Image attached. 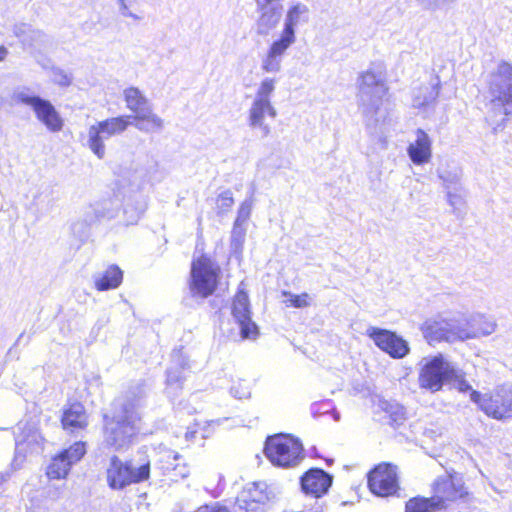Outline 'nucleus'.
I'll return each instance as SVG.
<instances>
[{"instance_id":"nucleus-1","label":"nucleus","mask_w":512,"mask_h":512,"mask_svg":"<svg viewBox=\"0 0 512 512\" xmlns=\"http://www.w3.org/2000/svg\"><path fill=\"white\" fill-rule=\"evenodd\" d=\"M143 383L132 386L122 399L114 402L112 413L103 415V443L115 451H124L140 431L141 408L144 406Z\"/></svg>"},{"instance_id":"nucleus-2","label":"nucleus","mask_w":512,"mask_h":512,"mask_svg":"<svg viewBox=\"0 0 512 512\" xmlns=\"http://www.w3.org/2000/svg\"><path fill=\"white\" fill-rule=\"evenodd\" d=\"M122 207L123 221L126 224H135L146 209V199L141 192L139 184L122 179L117 184L114 198L103 204V216L109 219L119 216V207Z\"/></svg>"},{"instance_id":"nucleus-3","label":"nucleus","mask_w":512,"mask_h":512,"mask_svg":"<svg viewBox=\"0 0 512 512\" xmlns=\"http://www.w3.org/2000/svg\"><path fill=\"white\" fill-rule=\"evenodd\" d=\"M277 82L274 77L263 78L256 87L248 109L247 124L262 138L268 137L272 130L267 119L274 120L277 117V109L272 102Z\"/></svg>"},{"instance_id":"nucleus-4","label":"nucleus","mask_w":512,"mask_h":512,"mask_svg":"<svg viewBox=\"0 0 512 512\" xmlns=\"http://www.w3.org/2000/svg\"><path fill=\"white\" fill-rule=\"evenodd\" d=\"M486 82L489 110L495 115L512 114V64L500 61Z\"/></svg>"},{"instance_id":"nucleus-5","label":"nucleus","mask_w":512,"mask_h":512,"mask_svg":"<svg viewBox=\"0 0 512 512\" xmlns=\"http://www.w3.org/2000/svg\"><path fill=\"white\" fill-rule=\"evenodd\" d=\"M11 100L15 104L30 107L36 119L50 132L55 133L62 130L64 121L59 112L50 101L36 95L30 87L16 88L11 95Z\"/></svg>"},{"instance_id":"nucleus-6","label":"nucleus","mask_w":512,"mask_h":512,"mask_svg":"<svg viewBox=\"0 0 512 512\" xmlns=\"http://www.w3.org/2000/svg\"><path fill=\"white\" fill-rule=\"evenodd\" d=\"M387 92L388 87L381 73L372 70L362 73L358 79V102L362 113L370 117L376 116Z\"/></svg>"},{"instance_id":"nucleus-7","label":"nucleus","mask_w":512,"mask_h":512,"mask_svg":"<svg viewBox=\"0 0 512 512\" xmlns=\"http://www.w3.org/2000/svg\"><path fill=\"white\" fill-rule=\"evenodd\" d=\"M471 401L488 416L496 420L512 418V383L497 385L491 392L472 391Z\"/></svg>"},{"instance_id":"nucleus-8","label":"nucleus","mask_w":512,"mask_h":512,"mask_svg":"<svg viewBox=\"0 0 512 512\" xmlns=\"http://www.w3.org/2000/svg\"><path fill=\"white\" fill-rule=\"evenodd\" d=\"M131 124L129 116H117L97 121L88 127L86 145L98 159H104L106 156L105 141L123 134Z\"/></svg>"},{"instance_id":"nucleus-9","label":"nucleus","mask_w":512,"mask_h":512,"mask_svg":"<svg viewBox=\"0 0 512 512\" xmlns=\"http://www.w3.org/2000/svg\"><path fill=\"white\" fill-rule=\"evenodd\" d=\"M220 278V267L207 256L193 260L189 290L193 297L207 298L214 293Z\"/></svg>"},{"instance_id":"nucleus-10","label":"nucleus","mask_w":512,"mask_h":512,"mask_svg":"<svg viewBox=\"0 0 512 512\" xmlns=\"http://www.w3.org/2000/svg\"><path fill=\"white\" fill-rule=\"evenodd\" d=\"M419 366V386L431 392L441 390L445 381L456 376L454 365L441 354L424 357Z\"/></svg>"},{"instance_id":"nucleus-11","label":"nucleus","mask_w":512,"mask_h":512,"mask_svg":"<svg viewBox=\"0 0 512 512\" xmlns=\"http://www.w3.org/2000/svg\"><path fill=\"white\" fill-rule=\"evenodd\" d=\"M264 452L271 463L279 467H294L303 459L300 441L286 434L269 437Z\"/></svg>"},{"instance_id":"nucleus-12","label":"nucleus","mask_w":512,"mask_h":512,"mask_svg":"<svg viewBox=\"0 0 512 512\" xmlns=\"http://www.w3.org/2000/svg\"><path fill=\"white\" fill-rule=\"evenodd\" d=\"M420 330L429 344L464 341L462 318H444L441 315L426 319Z\"/></svg>"},{"instance_id":"nucleus-13","label":"nucleus","mask_w":512,"mask_h":512,"mask_svg":"<svg viewBox=\"0 0 512 512\" xmlns=\"http://www.w3.org/2000/svg\"><path fill=\"white\" fill-rule=\"evenodd\" d=\"M368 487L373 494L380 497L395 495L399 490L396 466L389 463L377 465L368 474Z\"/></svg>"},{"instance_id":"nucleus-14","label":"nucleus","mask_w":512,"mask_h":512,"mask_svg":"<svg viewBox=\"0 0 512 512\" xmlns=\"http://www.w3.org/2000/svg\"><path fill=\"white\" fill-rule=\"evenodd\" d=\"M366 334L379 349L394 359H402L410 352L408 342L395 332L377 327H369Z\"/></svg>"},{"instance_id":"nucleus-15","label":"nucleus","mask_w":512,"mask_h":512,"mask_svg":"<svg viewBox=\"0 0 512 512\" xmlns=\"http://www.w3.org/2000/svg\"><path fill=\"white\" fill-rule=\"evenodd\" d=\"M85 453V443L75 442L52 459L47 468V476L50 479L66 478L72 465L80 461Z\"/></svg>"},{"instance_id":"nucleus-16","label":"nucleus","mask_w":512,"mask_h":512,"mask_svg":"<svg viewBox=\"0 0 512 512\" xmlns=\"http://www.w3.org/2000/svg\"><path fill=\"white\" fill-rule=\"evenodd\" d=\"M232 315L240 327L242 338H255L258 330L256 324L251 320L250 303L247 293L239 289L232 304Z\"/></svg>"},{"instance_id":"nucleus-17","label":"nucleus","mask_w":512,"mask_h":512,"mask_svg":"<svg viewBox=\"0 0 512 512\" xmlns=\"http://www.w3.org/2000/svg\"><path fill=\"white\" fill-rule=\"evenodd\" d=\"M309 17L310 10L306 4L302 2L291 3L285 12L283 28L278 37L295 44L296 28L308 23Z\"/></svg>"},{"instance_id":"nucleus-18","label":"nucleus","mask_w":512,"mask_h":512,"mask_svg":"<svg viewBox=\"0 0 512 512\" xmlns=\"http://www.w3.org/2000/svg\"><path fill=\"white\" fill-rule=\"evenodd\" d=\"M440 80L437 76L412 91V106L426 113L432 110L439 96Z\"/></svg>"},{"instance_id":"nucleus-19","label":"nucleus","mask_w":512,"mask_h":512,"mask_svg":"<svg viewBox=\"0 0 512 512\" xmlns=\"http://www.w3.org/2000/svg\"><path fill=\"white\" fill-rule=\"evenodd\" d=\"M293 44L278 37L268 47L261 58L260 68L265 73H278L282 70L283 59Z\"/></svg>"},{"instance_id":"nucleus-20","label":"nucleus","mask_w":512,"mask_h":512,"mask_svg":"<svg viewBox=\"0 0 512 512\" xmlns=\"http://www.w3.org/2000/svg\"><path fill=\"white\" fill-rule=\"evenodd\" d=\"M464 341L486 337L496 331L497 323L491 317L484 314H474L468 318H462Z\"/></svg>"},{"instance_id":"nucleus-21","label":"nucleus","mask_w":512,"mask_h":512,"mask_svg":"<svg viewBox=\"0 0 512 512\" xmlns=\"http://www.w3.org/2000/svg\"><path fill=\"white\" fill-rule=\"evenodd\" d=\"M434 496L430 499H435L434 506L437 509L445 508L446 501H454L458 498H462L465 494L463 486L460 483H456L451 477H440L433 485Z\"/></svg>"},{"instance_id":"nucleus-22","label":"nucleus","mask_w":512,"mask_h":512,"mask_svg":"<svg viewBox=\"0 0 512 512\" xmlns=\"http://www.w3.org/2000/svg\"><path fill=\"white\" fill-rule=\"evenodd\" d=\"M332 485V476L319 468L307 471L301 478V487L306 494L321 497Z\"/></svg>"},{"instance_id":"nucleus-23","label":"nucleus","mask_w":512,"mask_h":512,"mask_svg":"<svg viewBox=\"0 0 512 512\" xmlns=\"http://www.w3.org/2000/svg\"><path fill=\"white\" fill-rule=\"evenodd\" d=\"M407 154L415 165H424L432 158V140L422 129L415 132V140L407 147Z\"/></svg>"},{"instance_id":"nucleus-24","label":"nucleus","mask_w":512,"mask_h":512,"mask_svg":"<svg viewBox=\"0 0 512 512\" xmlns=\"http://www.w3.org/2000/svg\"><path fill=\"white\" fill-rule=\"evenodd\" d=\"M266 495L258 483L248 484L239 494L234 504V512L256 511L260 503H263Z\"/></svg>"},{"instance_id":"nucleus-25","label":"nucleus","mask_w":512,"mask_h":512,"mask_svg":"<svg viewBox=\"0 0 512 512\" xmlns=\"http://www.w3.org/2000/svg\"><path fill=\"white\" fill-rule=\"evenodd\" d=\"M260 15L256 21V33L260 36H268L280 23L282 12L277 6H257Z\"/></svg>"},{"instance_id":"nucleus-26","label":"nucleus","mask_w":512,"mask_h":512,"mask_svg":"<svg viewBox=\"0 0 512 512\" xmlns=\"http://www.w3.org/2000/svg\"><path fill=\"white\" fill-rule=\"evenodd\" d=\"M107 481L113 489H122L133 484L131 474L126 462H122L117 456H113L107 469Z\"/></svg>"},{"instance_id":"nucleus-27","label":"nucleus","mask_w":512,"mask_h":512,"mask_svg":"<svg viewBox=\"0 0 512 512\" xmlns=\"http://www.w3.org/2000/svg\"><path fill=\"white\" fill-rule=\"evenodd\" d=\"M135 128L144 133H158L164 128V120L153 111V107L139 115L129 116Z\"/></svg>"},{"instance_id":"nucleus-28","label":"nucleus","mask_w":512,"mask_h":512,"mask_svg":"<svg viewBox=\"0 0 512 512\" xmlns=\"http://www.w3.org/2000/svg\"><path fill=\"white\" fill-rule=\"evenodd\" d=\"M126 463L133 483H140L149 479L151 462L145 451L139 450Z\"/></svg>"},{"instance_id":"nucleus-29","label":"nucleus","mask_w":512,"mask_h":512,"mask_svg":"<svg viewBox=\"0 0 512 512\" xmlns=\"http://www.w3.org/2000/svg\"><path fill=\"white\" fill-rule=\"evenodd\" d=\"M87 414L85 408L80 403H74L66 409L62 416V425L66 430L72 432L77 429H83L87 426Z\"/></svg>"},{"instance_id":"nucleus-30","label":"nucleus","mask_w":512,"mask_h":512,"mask_svg":"<svg viewBox=\"0 0 512 512\" xmlns=\"http://www.w3.org/2000/svg\"><path fill=\"white\" fill-rule=\"evenodd\" d=\"M123 98L127 109L131 111L133 115H139L152 107L149 99L137 87L132 86L124 89Z\"/></svg>"},{"instance_id":"nucleus-31","label":"nucleus","mask_w":512,"mask_h":512,"mask_svg":"<svg viewBox=\"0 0 512 512\" xmlns=\"http://www.w3.org/2000/svg\"><path fill=\"white\" fill-rule=\"evenodd\" d=\"M122 280V270L116 265H111L102 274L95 277L94 284L98 291H107L119 287Z\"/></svg>"},{"instance_id":"nucleus-32","label":"nucleus","mask_w":512,"mask_h":512,"mask_svg":"<svg viewBox=\"0 0 512 512\" xmlns=\"http://www.w3.org/2000/svg\"><path fill=\"white\" fill-rule=\"evenodd\" d=\"M438 176L442 180L444 189H458L462 187V170L456 164L441 165L438 168Z\"/></svg>"},{"instance_id":"nucleus-33","label":"nucleus","mask_w":512,"mask_h":512,"mask_svg":"<svg viewBox=\"0 0 512 512\" xmlns=\"http://www.w3.org/2000/svg\"><path fill=\"white\" fill-rule=\"evenodd\" d=\"M435 504H437L435 499L416 497L406 503L405 512H434V510L437 509V507L434 506Z\"/></svg>"},{"instance_id":"nucleus-34","label":"nucleus","mask_w":512,"mask_h":512,"mask_svg":"<svg viewBox=\"0 0 512 512\" xmlns=\"http://www.w3.org/2000/svg\"><path fill=\"white\" fill-rule=\"evenodd\" d=\"M283 296L287 299L284 300V303L287 306H292L295 308H305L310 306V296L307 293H302L300 295H295L288 291L282 292Z\"/></svg>"},{"instance_id":"nucleus-35","label":"nucleus","mask_w":512,"mask_h":512,"mask_svg":"<svg viewBox=\"0 0 512 512\" xmlns=\"http://www.w3.org/2000/svg\"><path fill=\"white\" fill-rule=\"evenodd\" d=\"M425 11L436 12L450 6L456 0H415Z\"/></svg>"},{"instance_id":"nucleus-36","label":"nucleus","mask_w":512,"mask_h":512,"mask_svg":"<svg viewBox=\"0 0 512 512\" xmlns=\"http://www.w3.org/2000/svg\"><path fill=\"white\" fill-rule=\"evenodd\" d=\"M253 202V198L250 197L241 203L238 209L237 218L235 220L238 225H246L252 212Z\"/></svg>"},{"instance_id":"nucleus-37","label":"nucleus","mask_w":512,"mask_h":512,"mask_svg":"<svg viewBox=\"0 0 512 512\" xmlns=\"http://www.w3.org/2000/svg\"><path fill=\"white\" fill-rule=\"evenodd\" d=\"M230 393L236 399H248L251 396L249 384L242 380L231 386Z\"/></svg>"},{"instance_id":"nucleus-38","label":"nucleus","mask_w":512,"mask_h":512,"mask_svg":"<svg viewBox=\"0 0 512 512\" xmlns=\"http://www.w3.org/2000/svg\"><path fill=\"white\" fill-rule=\"evenodd\" d=\"M234 204V199L232 192L230 190H226L219 194L216 200V206L220 212H226L230 210V208Z\"/></svg>"},{"instance_id":"nucleus-39","label":"nucleus","mask_w":512,"mask_h":512,"mask_svg":"<svg viewBox=\"0 0 512 512\" xmlns=\"http://www.w3.org/2000/svg\"><path fill=\"white\" fill-rule=\"evenodd\" d=\"M462 187L458 189H445L448 204L453 209H458L463 203Z\"/></svg>"},{"instance_id":"nucleus-40","label":"nucleus","mask_w":512,"mask_h":512,"mask_svg":"<svg viewBox=\"0 0 512 512\" xmlns=\"http://www.w3.org/2000/svg\"><path fill=\"white\" fill-rule=\"evenodd\" d=\"M246 233V225H238L237 222H234L233 230H232V236H231V242L232 246L236 249L239 248L245 237Z\"/></svg>"},{"instance_id":"nucleus-41","label":"nucleus","mask_w":512,"mask_h":512,"mask_svg":"<svg viewBox=\"0 0 512 512\" xmlns=\"http://www.w3.org/2000/svg\"><path fill=\"white\" fill-rule=\"evenodd\" d=\"M52 81L60 86L67 87L72 82V77L60 68H53Z\"/></svg>"},{"instance_id":"nucleus-42","label":"nucleus","mask_w":512,"mask_h":512,"mask_svg":"<svg viewBox=\"0 0 512 512\" xmlns=\"http://www.w3.org/2000/svg\"><path fill=\"white\" fill-rule=\"evenodd\" d=\"M183 380V375H182V372L180 371V369L177 367V368H173V367H170L168 370H167V384L168 386H172V385H177V386H180V383L182 382Z\"/></svg>"},{"instance_id":"nucleus-43","label":"nucleus","mask_w":512,"mask_h":512,"mask_svg":"<svg viewBox=\"0 0 512 512\" xmlns=\"http://www.w3.org/2000/svg\"><path fill=\"white\" fill-rule=\"evenodd\" d=\"M163 459L166 461V465H163V469L166 471L175 470L176 465L172 461H177L179 459V455L171 450H166L163 453Z\"/></svg>"},{"instance_id":"nucleus-44","label":"nucleus","mask_w":512,"mask_h":512,"mask_svg":"<svg viewBox=\"0 0 512 512\" xmlns=\"http://www.w3.org/2000/svg\"><path fill=\"white\" fill-rule=\"evenodd\" d=\"M452 379H455L454 386L455 388L462 393L474 391L471 387V385L462 377L458 375V371L456 370V376H454Z\"/></svg>"},{"instance_id":"nucleus-45","label":"nucleus","mask_w":512,"mask_h":512,"mask_svg":"<svg viewBox=\"0 0 512 512\" xmlns=\"http://www.w3.org/2000/svg\"><path fill=\"white\" fill-rule=\"evenodd\" d=\"M394 421H399V420H402L404 419V409L402 406L398 405V404H391L390 405V410H387Z\"/></svg>"},{"instance_id":"nucleus-46","label":"nucleus","mask_w":512,"mask_h":512,"mask_svg":"<svg viewBox=\"0 0 512 512\" xmlns=\"http://www.w3.org/2000/svg\"><path fill=\"white\" fill-rule=\"evenodd\" d=\"M196 512H229V510L218 503L200 507Z\"/></svg>"},{"instance_id":"nucleus-47","label":"nucleus","mask_w":512,"mask_h":512,"mask_svg":"<svg viewBox=\"0 0 512 512\" xmlns=\"http://www.w3.org/2000/svg\"><path fill=\"white\" fill-rule=\"evenodd\" d=\"M126 1L127 0H118L121 14L125 17H134V15L129 11Z\"/></svg>"},{"instance_id":"nucleus-48","label":"nucleus","mask_w":512,"mask_h":512,"mask_svg":"<svg viewBox=\"0 0 512 512\" xmlns=\"http://www.w3.org/2000/svg\"><path fill=\"white\" fill-rule=\"evenodd\" d=\"M37 437H38V435L33 434V435H32V439H31V440H29V438H28V437L26 438V437L17 436V437H16V444H17V445H20V444H23V443H26V442H27V443H30V442H32V441H36V440H37Z\"/></svg>"},{"instance_id":"nucleus-49","label":"nucleus","mask_w":512,"mask_h":512,"mask_svg":"<svg viewBox=\"0 0 512 512\" xmlns=\"http://www.w3.org/2000/svg\"><path fill=\"white\" fill-rule=\"evenodd\" d=\"M8 55V50L6 47L0 45V62H3Z\"/></svg>"},{"instance_id":"nucleus-50","label":"nucleus","mask_w":512,"mask_h":512,"mask_svg":"<svg viewBox=\"0 0 512 512\" xmlns=\"http://www.w3.org/2000/svg\"><path fill=\"white\" fill-rule=\"evenodd\" d=\"M333 418H334V420H335V421H338V420L340 419V415H339V413H338V412H336V411H334V412H333Z\"/></svg>"},{"instance_id":"nucleus-51","label":"nucleus","mask_w":512,"mask_h":512,"mask_svg":"<svg viewBox=\"0 0 512 512\" xmlns=\"http://www.w3.org/2000/svg\"><path fill=\"white\" fill-rule=\"evenodd\" d=\"M187 474H188V470H187L186 468H184V470L180 472V475H181L182 477L187 476Z\"/></svg>"},{"instance_id":"nucleus-52","label":"nucleus","mask_w":512,"mask_h":512,"mask_svg":"<svg viewBox=\"0 0 512 512\" xmlns=\"http://www.w3.org/2000/svg\"><path fill=\"white\" fill-rule=\"evenodd\" d=\"M175 357L180 358V352H179V351H178V352H175V353L173 354V358H175Z\"/></svg>"},{"instance_id":"nucleus-53","label":"nucleus","mask_w":512,"mask_h":512,"mask_svg":"<svg viewBox=\"0 0 512 512\" xmlns=\"http://www.w3.org/2000/svg\"><path fill=\"white\" fill-rule=\"evenodd\" d=\"M36 34H37L38 37H44V35L42 33H40V32H37Z\"/></svg>"},{"instance_id":"nucleus-54","label":"nucleus","mask_w":512,"mask_h":512,"mask_svg":"<svg viewBox=\"0 0 512 512\" xmlns=\"http://www.w3.org/2000/svg\"><path fill=\"white\" fill-rule=\"evenodd\" d=\"M184 365H185L184 363H179V366L181 369H184Z\"/></svg>"}]
</instances>
